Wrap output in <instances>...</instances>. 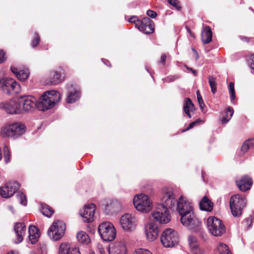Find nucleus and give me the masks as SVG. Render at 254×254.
Here are the masks:
<instances>
[{
  "mask_svg": "<svg viewBox=\"0 0 254 254\" xmlns=\"http://www.w3.org/2000/svg\"><path fill=\"white\" fill-rule=\"evenodd\" d=\"M60 98V93L56 90L46 91L37 101V108L42 111L50 109L55 106Z\"/></svg>",
  "mask_w": 254,
  "mask_h": 254,
  "instance_id": "nucleus-1",
  "label": "nucleus"
},
{
  "mask_svg": "<svg viewBox=\"0 0 254 254\" xmlns=\"http://www.w3.org/2000/svg\"><path fill=\"white\" fill-rule=\"evenodd\" d=\"M26 127L21 123H9L1 128L0 136L2 137H10L16 139L21 136L25 132Z\"/></svg>",
  "mask_w": 254,
  "mask_h": 254,
  "instance_id": "nucleus-2",
  "label": "nucleus"
},
{
  "mask_svg": "<svg viewBox=\"0 0 254 254\" xmlns=\"http://www.w3.org/2000/svg\"><path fill=\"white\" fill-rule=\"evenodd\" d=\"M98 231L101 238L104 241L111 242L116 237V229L110 222H104L100 224L98 226Z\"/></svg>",
  "mask_w": 254,
  "mask_h": 254,
  "instance_id": "nucleus-3",
  "label": "nucleus"
},
{
  "mask_svg": "<svg viewBox=\"0 0 254 254\" xmlns=\"http://www.w3.org/2000/svg\"><path fill=\"white\" fill-rule=\"evenodd\" d=\"M178 201V199L177 198L172 189L166 188L162 189L160 204H163L167 208L174 211Z\"/></svg>",
  "mask_w": 254,
  "mask_h": 254,
  "instance_id": "nucleus-4",
  "label": "nucleus"
},
{
  "mask_svg": "<svg viewBox=\"0 0 254 254\" xmlns=\"http://www.w3.org/2000/svg\"><path fill=\"white\" fill-rule=\"evenodd\" d=\"M209 232L214 236H221L225 232V227L222 221L215 216H210L207 220Z\"/></svg>",
  "mask_w": 254,
  "mask_h": 254,
  "instance_id": "nucleus-5",
  "label": "nucleus"
},
{
  "mask_svg": "<svg viewBox=\"0 0 254 254\" xmlns=\"http://www.w3.org/2000/svg\"><path fill=\"white\" fill-rule=\"evenodd\" d=\"M168 209L169 208L165 207L163 204H157L155 209L152 212V216L154 220L161 224L169 223L171 220V216Z\"/></svg>",
  "mask_w": 254,
  "mask_h": 254,
  "instance_id": "nucleus-6",
  "label": "nucleus"
},
{
  "mask_svg": "<svg viewBox=\"0 0 254 254\" xmlns=\"http://www.w3.org/2000/svg\"><path fill=\"white\" fill-rule=\"evenodd\" d=\"M246 199L239 194H235L230 199V207L233 215L238 217L241 216L243 208L246 206Z\"/></svg>",
  "mask_w": 254,
  "mask_h": 254,
  "instance_id": "nucleus-7",
  "label": "nucleus"
},
{
  "mask_svg": "<svg viewBox=\"0 0 254 254\" xmlns=\"http://www.w3.org/2000/svg\"><path fill=\"white\" fill-rule=\"evenodd\" d=\"M133 203L136 209L142 212H147L151 209L152 203L148 195L144 194L136 195Z\"/></svg>",
  "mask_w": 254,
  "mask_h": 254,
  "instance_id": "nucleus-8",
  "label": "nucleus"
},
{
  "mask_svg": "<svg viewBox=\"0 0 254 254\" xmlns=\"http://www.w3.org/2000/svg\"><path fill=\"white\" fill-rule=\"evenodd\" d=\"M161 242L166 248H172L178 243V235L176 231L171 228H167L162 232Z\"/></svg>",
  "mask_w": 254,
  "mask_h": 254,
  "instance_id": "nucleus-9",
  "label": "nucleus"
},
{
  "mask_svg": "<svg viewBox=\"0 0 254 254\" xmlns=\"http://www.w3.org/2000/svg\"><path fill=\"white\" fill-rule=\"evenodd\" d=\"M65 225L62 221L57 220L53 222L49 228L48 235L54 241L59 240L64 234Z\"/></svg>",
  "mask_w": 254,
  "mask_h": 254,
  "instance_id": "nucleus-10",
  "label": "nucleus"
},
{
  "mask_svg": "<svg viewBox=\"0 0 254 254\" xmlns=\"http://www.w3.org/2000/svg\"><path fill=\"white\" fill-rule=\"evenodd\" d=\"M181 216V222L182 225L189 230H194L197 229L201 223L200 220L194 214L193 210L190 211V214H188L187 213Z\"/></svg>",
  "mask_w": 254,
  "mask_h": 254,
  "instance_id": "nucleus-11",
  "label": "nucleus"
},
{
  "mask_svg": "<svg viewBox=\"0 0 254 254\" xmlns=\"http://www.w3.org/2000/svg\"><path fill=\"white\" fill-rule=\"evenodd\" d=\"M175 210L177 211L180 215L190 214V211H193V206L191 202L189 201L187 198L181 195L178 198V201L175 207Z\"/></svg>",
  "mask_w": 254,
  "mask_h": 254,
  "instance_id": "nucleus-12",
  "label": "nucleus"
},
{
  "mask_svg": "<svg viewBox=\"0 0 254 254\" xmlns=\"http://www.w3.org/2000/svg\"><path fill=\"white\" fill-rule=\"evenodd\" d=\"M20 187L19 184L15 181L9 182L3 187H0V194L4 198L12 196Z\"/></svg>",
  "mask_w": 254,
  "mask_h": 254,
  "instance_id": "nucleus-13",
  "label": "nucleus"
},
{
  "mask_svg": "<svg viewBox=\"0 0 254 254\" xmlns=\"http://www.w3.org/2000/svg\"><path fill=\"white\" fill-rule=\"evenodd\" d=\"M1 89L8 94H18L21 90V86L18 82L13 79H6Z\"/></svg>",
  "mask_w": 254,
  "mask_h": 254,
  "instance_id": "nucleus-14",
  "label": "nucleus"
},
{
  "mask_svg": "<svg viewBox=\"0 0 254 254\" xmlns=\"http://www.w3.org/2000/svg\"><path fill=\"white\" fill-rule=\"evenodd\" d=\"M0 109L9 114H16L20 113L21 105L19 104V99L11 100L7 102L0 103Z\"/></svg>",
  "mask_w": 254,
  "mask_h": 254,
  "instance_id": "nucleus-15",
  "label": "nucleus"
},
{
  "mask_svg": "<svg viewBox=\"0 0 254 254\" xmlns=\"http://www.w3.org/2000/svg\"><path fill=\"white\" fill-rule=\"evenodd\" d=\"M95 209V205L94 203H90L85 205L80 210V214L84 222L90 223L93 220Z\"/></svg>",
  "mask_w": 254,
  "mask_h": 254,
  "instance_id": "nucleus-16",
  "label": "nucleus"
},
{
  "mask_svg": "<svg viewBox=\"0 0 254 254\" xmlns=\"http://www.w3.org/2000/svg\"><path fill=\"white\" fill-rule=\"evenodd\" d=\"M137 28L145 34L152 33L154 31V25L153 21L148 17H145L138 21Z\"/></svg>",
  "mask_w": 254,
  "mask_h": 254,
  "instance_id": "nucleus-17",
  "label": "nucleus"
},
{
  "mask_svg": "<svg viewBox=\"0 0 254 254\" xmlns=\"http://www.w3.org/2000/svg\"><path fill=\"white\" fill-rule=\"evenodd\" d=\"M20 105L22 104L23 109L25 111H32L37 107L36 99L30 95L22 96L19 99Z\"/></svg>",
  "mask_w": 254,
  "mask_h": 254,
  "instance_id": "nucleus-18",
  "label": "nucleus"
},
{
  "mask_svg": "<svg viewBox=\"0 0 254 254\" xmlns=\"http://www.w3.org/2000/svg\"><path fill=\"white\" fill-rule=\"evenodd\" d=\"M134 217L129 214L123 215L120 219V223L123 229L127 231H131L134 227Z\"/></svg>",
  "mask_w": 254,
  "mask_h": 254,
  "instance_id": "nucleus-19",
  "label": "nucleus"
},
{
  "mask_svg": "<svg viewBox=\"0 0 254 254\" xmlns=\"http://www.w3.org/2000/svg\"><path fill=\"white\" fill-rule=\"evenodd\" d=\"M237 187L242 191H246L250 189L253 184L251 178L248 175L242 176L239 180L236 181Z\"/></svg>",
  "mask_w": 254,
  "mask_h": 254,
  "instance_id": "nucleus-20",
  "label": "nucleus"
},
{
  "mask_svg": "<svg viewBox=\"0 0 254 254\" xmlns=\"http://www.w3.org/2000/svg\"><path fill=\"white\" fill-rule=\"evenodd\" d=\"M145 234L147 239L153 241L158 236V229L157 226L154 223H149L145 226Z\"/></svg>",
  "mask_w": 254,
  "mask_h": 254,
  "instance_id": "nucleus-21",
  "label": "nucleus"
},
{
  "mask_svg": "<svg viewBox=\"0 0 254 254\" xmlns=\"http://www.w3.org/2000/svg\"><path fill=\"white\" fill-rule=\"evenodd\" d=\"M14 230L16 238L14 240V243L19 244L23 240V235L26 232V226L24 223L17 222L15 224Z\"/></svg>",
  "mask_w": 254,
  "mask_h": 254,
  "instance_id": "nucleus-22",
  "label": "nucleus"
},
{
  "mask_svg": "<svg viewBox=\"0 0 254 254\" xmlns=\"http://www.w3.org/2000/svg\"><path fill=\"white\" fill-rule=\"evenodd\" d=\"M127 249L125 245L122 242H115L111 245L108 250L109 254H126Z\"/></svg>",
  "mask_w": 254,
  "mask_h": 254,
  "instance_id": "nucleus-23",
  "label": "nucleus"
},
{
  "mask_svg": "<svg viewBox=\"0 0 254 254\" xmlns=\"http://www.w3.org/2000/svg\"><path fill=\"white\" fill-rule=\"evenodd\" d=\"M10 70L11 72L16 75L17 78L21 81L26 80L29 75V71L27 68H24L23 69L19 70L16 67L11 66Z\"/></svg>",
  "mask_w": 254,
  "mask_h": 254,
  "instance_id": "nucleus-24",
  "label": "nucleus"
},
{
  "mask_svg": "<svg viewBox=\"0 0 254 254\" xmlns=\"http://www.w3.org/2000/svg\"><path fill=\"white\" fill-rule=\"evenodd\" d=\"M49 83L51 85H56L62 82L64 80V76L61 71L56 70L51 71L50 72Z\"/></svg>",
  "mask_w": 254,
  "mask_h": 254,
  "instance_id": "nucleus-25",
  "label": "nucleus"
},
{
  "mask_svg": "<svg viewBox=\"0 0 254 254\" xmlns=\"http://www.w3.org/2000/svg\"><path fill=\"white\" fill-rule=\"evenodd\" d=\"M201 210L211 212L213 207V202L206 196H204L199 203Z\"/></svg>",
  "mask_w": 254,
  "mask_h": 254,
  "instance_id": "nucleus-26",
  "label": "nucleus"
},
{
  "mask_svg": "<svg viewBox=\"0 0 254 254\" xmlns=\"http://www.w3.org/2000/svg\"><path fill=\"white\" fill-rule=\"evenodd\" d=\"M29 239L32 244H35L40 237L39 231L37 228L33 225L29 226Z\"/></svg>",
  "mask_w": 254,
  "mask_h": 254,
  "instance_id": "nucleus-27",
  "label": "nucleus"
},
{
  "mask_svg": "<svg viewBox=\"0 0 254 254\" xmlns=\"http://www.w3.org/2000/svg\"><path fill=\"white\" fill-rule=\"evenodd\" d=\"M212 32L209 26H206L205 29L202 32L201 41L203 44H207L212 40Z\"/></svg>",
  "mask_w": 254,
  "mask_h": 254,
  "instance_id": "nucleus-28",
  "label": "nucleus"
},
{
  "mask_svg": "<svg viewBox=\"0 0 254 254\" xmlns=\"http://www.w3.org/2000/svg\"><path fill=\"white\" fill-rule=\"evenodd\" d=\"M80 97V92L77 89L69 91L67 94L66 102L67 103H73Z\"/></svg>",
  "mask_w": 254,
  "mask_h": 254,
  "instance_id": "nucleus-29",
  "label": "nucleus"
},
{
  "mask_svg": "<svg viewBox=\"0 0 254 254\" xmlns=\"http://www.w3.org/2000/svg\"><path fill=\"white\" fill-rule=\"evenodd\" d=\"M184 112L188 116L189 118H191V115L190 112L194 110V105L191 102V100L187 98L185 102L184 107Z\"/></svg>",
  "mask_w": 254,
  "mask_h": 254,
  "instance_id": "nucleus-30",
  "label": "nucleus"
},
{
  "mask_svg": "<svg viewBox=\"0 0 254 254\" xmlns=\"http://www.w3.org/2000/svg\"><path fill=\"white\" fill-rule=\"evenodd\" d=\"M76 238L78 241L83 245H88L90 242V239L88 234L83 231L78 233Z\"/></svg>",
  "mask_w": 254,
  "mask_h": 254,
  "instance_id": "nucleus-31",
  "label": "nucleus"
},
{
  "mask_svg": "<svg viewBox=\"0 0 254 254\" xmlns=\"http://www.w3.org/2000/svg\"><path fill=\"white\" fill-rule=\"evenodd\" d=\"M225 116L221 118V123L223 124H227L231 119L234 114V110L232 107H228L226 112L225 113Z\"/></svg>",
  "mask_w": 254,
  "mask_h": 254,
  "instance_id": "nucleus-32",
  "label": "nucleus"
},
{
  "mask_svg": "<svg viewBox=\"0 0 254 254\" xmlns=\"http://www.w3.org/2000/svg\"><path fill=\"white\" fill-rule=\"evenodd\" d=\"M40 211L45 216L50 217L54 213V210L46 204H41Z\"/></svg>",
  "mask_w": 254,
  "mask_h": 254,
  "instance_id": "nucleus-33",
  "label": "nucleus"
},
{
  "mask_svg": "<svg viewBox=\"0 0 254 254\" xmlns=\"http://www.w3.org/2000/svg\"><path fill=\"white\" fill-rule=\"evenodd\" d=\"M72 248H70L69 244L62 243L59 246V254H70Z\"/></svg>",
  "mask_w": 254,
  "mask_h": 254,
  "instance_id": "nucleus-34",
  "label": "nucleus"
},
{
  "mask_svg": "<svg viewBox=\"0 0 254 254\" xmlns=\"http://www.w3.org/2000/svg\"><path fill=\"white\" fill-rule=\"evenodd\" d=\"M229 92L230 94V97L231 102L232 104H235L236 95L235 91L234 88V83L230 82L228 86Z\"/></svg>",
  "mask_w": 254,
  "mask_h": 254,
  "instance_id": "nucleus-35",
  "label": "nucleus"
},
{
  "mask_svg": "<svg viewBox=\"0 0 254 254\" xmlns=\"http://www.w3.org/2000/svg\"><path fill=\"white\" fill-rule=\"evenodd\" d=\"M254 145V139H248L246 140L243 144L241 147V151L243 153H245L248 150Z\"/></svg>",
  "mask_w": 254,
  "mask_h": 254,
  "instance_id": "nucleus-36",
  "label": "nucleus"
},
{
  "mask_svg": "<svg viewBox=\"0 0 254 254\" xmlns=\"http://www.w3.org/2000/svg\"><path fill=\"white\" fill-rule=\"evenodd\" d=\"M209 84L211 88L212 93L214 94L217 92V83L216 78L213 76H209L208 77Z\"/></svg>",
  "mask_w": 254,
  "mask_h": 254,
  "instance_id": "nucleus-37",
  "label": "nucleus"
},
{
  "mask_svg": "<svg viewBox=\"0 0 254 254\" xmlns=\"http://www.w3.org/2000/svg\"><path fill=\"white\" fill-rule=\"evenodd\" d=\"M217 250L220 254H232L228 246L223 243H220L217 246Z\"/></svg>",
  "mask_w": 254,
  "mask_h": 254,
  "instance_id": "nucleus-38",
  "label": "nucleus"
},
{
  "mask_svg": "<svg viewBox=\"0 0 254 254\" xmlns=\"http://www.w3.org/2000/svg\"><path fill=\"white\" fill-rule=\"evenodd\" d=\"M3 152L4 161L6 163H8L10 161V152L9 147L6 145H4L3 147Z\"/></svg>",
  "mask_w": 254,
  "mask_h": 254,
  "instance_id": "nucleus-39",
  "label": "nucleus"
},
{
  "mask_svg": "<svg viewBox=\"0 0 254 254\" xmlns=\"http://www.w3.org/2000/svg\"><path fill=\"white\" fill-rule=\"evenodd\" d=\"M16 196L21 204L24 206H26L27 205V201L26 196L22 192L20 191H18Z\"/></svg>",
  "mask_w": 254,
  "mask_h": 254,
  "instance_id": "nucleus-40",
  "label": "nucleus"
},
{
  "mask_svg": "<svg viewBox=\"0 0 254 254\" xmlns=\"http://www.w3.org/2000/svg\"><path fill=\"white\" fill-rule=\"evenodd\" d=\"M189 243L190 247L192 249L197 248L196 239L192 236H190L189 237Z\"/></svg>",
  "mask_w": 254,
  "mask_h": 254,
  "instance_id": "nucleus-41",
  "label": "nucleus"
},
{
  "mask_svg": "<svg viewBox=\"0 0 254 254\" xmlns=\"http://www.w3.org/2000/svg\"><path fill=\"white\" fill-rule=\"evenodd\" d=\"M40 42V38L39 35L37 33H35V36L33 40H32L31 42V46L33 48L36 47L39 44Z\"/></svg>",
  "mask_w": 254,
  "mask_h": 254,
  "instance_id": "nucleus-42",
  "label": "nucleus"
},
{
  "mask_svg": "<svg viewBox=\"0 0 254 254\" xmlns=\"http://www.w3.org/2000/svg\"><path fill=\"white\" fill-rule=\"evenodd\" d=\"M180 78V75L179 74L169 75L167 77L163 78L162 80L164 82H171Z\"/></svg>",
  "mask_w": 254,
  "mask_h": 254,
  "instance_id": "nucleus-43",
  "label": "nucleus"
},
{
  "mask_svg": "<svg viewBox=\"0 0 254 254\" xmlns=\"http://www.w3.org/2000/svg\"><path fill=\"white\" fill-rule=\"evenodd\" d=\"M168 3L174 6L177 10H179L181 9V7L180 5V1L178 0H167Z\"/></svg>",
  "mask_w": 254,
  "mask_h": 254,
  "instance_id": "nucleus-44",
  "label": "nucleus"
},
{
  "mask_svg": "<svg viewBox=\"0 0 254 254\" xmlns=\"http://www.w3.org/2000/svg\"><path fill=\"white\" fill-rule=\"evenodd\" d=\"M140 20L138 18V17L136 16H132L130 17L128 19V22L130 23H133L135 24V27L137 28V23L138 21H140Z\"/></svg>",
  "mask_w": 254,
  "mask_h": 254,
  "instance_id": "nucleus-45",
  "label": "nucleus"
},
{
  "mask_svg": "<svg viewBox=\"0 0 254 254\" xmlns=\"http://www.w3.org/2000/svg\"><path fill=\"white\" fill-rule=\"evenodd\" d=\"M135 252L136 254H152L149 251L143 249H138Z\"/></svg>",
  "mask_w": 254,
  "mask_h": 254,
  "instance_id": "nucleus-46",
  "label": "nucleus"
},
{
  "mask_svg": "<svg viewBox=\"0 0 254 254\" xmlns=\"http://www.w3.org/2000/svg\"><path fill=\"white\" fill-rule=\"evenodd\" d=\"M200 122H201V121L200 120H197L194 122H193L192 123H191L189 126H188V127L184 129L183 131H187L189 129H190L192 128L193 127H194L195 126H196V125H197L198 124V123H199Z\"/></svg>",
  "mask_w": 254,
  "mask_h": 254,
  "instance_id": "nucleus-47",
  "label": "nucleus"
},
{
  "mask_svg": "<svg viewBox=\"0 0 254 254\" xmlns=\"http://www.w3.org/2000/svg\"><path fill=\"white\" fill-rule=\"evenodd\" d=\"M251 59L249 60V65L250 68L254 70V54H253L251 56Z\"/></svg>",
  "mask_w": 254,
  "mask_h": 254,
  "instance_id": "nucleus-48",
  "label": "nucleus"
},
{
  "mask_svg": "<svg viewBox=\"0 0 254 254\" xmlns=\"http://www.w3.org/2000/svg\"><path fill=\"white\" fill-rule=\"evenodd\" d=\"M146 14L148 17H150L152 18H154L157 16L156 12L152 10H148L146 12Z\"/></svg>",
  "mask_w": 254,
  "mask_h": 254,
  "instance_id": "nucleus-49",
  "label": "nucleus"
},
{
  "mask_svg": "<svg viewBox=\"0 0 254 254\" xmlns=\"http://www.w3.org/2000/svg\"><path fill=\"white\" fill-rule=\"evenodd\" d=\"M6 60L5 54L2 50H0V64L3 63Z\"/></svg>",
  "mask_w": 254,
  "mask_h": 254,
  "instance_id": "nucleus-50",
  "label": "nucleus"
},
{
  "mask_svg": "<svg viewBox=\"0 0 254 254\" xmlns=\"http://www.w3.org/2000/svg\"><path fill=\"white\" fill-rule=\"evenodd\" d=\"M166 56L165 54H162L161 55V58H160V61L158 62V63L159 64H161L163 65H165V62H166Z\"/></svg>",
  "mask_w": 254,
  "mask_h": 254,
  "instance_id": "nucleus-51",
  "label": "nucleus"
},
{
  "mask_svg": "<svg viewBox=\"0 0 254 254\" xmlns=\"http://www.w3.org/2000/svg\"><path fill=\"white\" fill-rule=\"evenodd\" d=\"M70 254H81L79 249L76 247L72 248L70 252Z\"/></svg>",
  "mask_w": 254,
  "mask_h": 254,
  "instance_id": "nucleus-52",
  "label": "nucleus"
},
{
  "mask_svg": "<svg viewBox=\"0 0 254 254\" xmlns=\"http://www.w3.org/2000/svg\"><path fill=\"white\" fill-rule=\"evenodd\" d=\"M200 109L202 112L205 113L206 110H205V108H206V106L205 105L204 102L201 103L199 104Z\"/></svg>",
  "mask_w": 254,
  "mask_h": 254,
  "instance_id": "nucleus-53",
  "label": "nucleus"
},
{
  "mask_svg": "<svg viewBox=\"0 0 254 254\" xmlns=\"http://www.w3.org/2000/svg\"><path fill=\"white\" fill-rule=\"evenodd\" d=\"M6 79H4L2 77V75L1 72H0V88L1 89L2 86L3 85L4 82L5 81Z\"/></svg>",
  "mask_w": 254,
  "mask_h": 254,
  "instance_id": "nucleus-54",
  "label": "nucleus"
},
{
  "mask_svg": "<svg viewBox=\"0 0 254 254\" xmlns=\"http://www.w3.org/2000/svg\"><path fill=\"white\" fill-rule=\"evenodd\" d=\"M251 220L250 218L245 219L243 223L247 225L248 227H249L251 225Z\"/></svg>",
  "mask_w": 254,
  "mask_h": 254,
  "instance_id": "nucleus-55",
  "label": "nucleus"
},
{
  "mask_svg": "<svg viewBox=\"0 0 254 254\" xmlns=\"http://www.w3.org/2000/svg\"><path fill=\"white\" fill-rule=\"evenodd\" d=\"M187 67V69L190 71L194 75L196 76L197 75V71L193 69L191 67H188V66H186Z\"/></svg>",
  "mask_w": 254,
  "mask_h": 254,
  "instance_id": "nucleus-56",
  "label": "nucleus"
},
{
  "mask_svg": "<svg viewBox=\"0 0 254 254\" xmlns=\"http://www.w3.org/2000/svg\"><path fill=\"white\" fill-rule=\"evenodd\" d=\"M240 38L243 41L246 42L247 43L249 42V38L247 37L241 36Z\"/></svg>",
  "mask_w": 254,
  "mask_h": 254,
  "instance_id": "nucleus-57",
  "label": "nucleus"
},
{
  "mask_svg": "<svg viewBox=\"0 0 254 254\" xmlns=\"http://www.w3.org/2000/svg\"><path fill=\"white\" fill-rule=\"evenodd\" d=\"M102 61L105 64H106L107 66L111 67V64H110V62L108 60H105V59H102Z\"/></svg>",
  "mask_w": 254,
  "mask_h": 254,
  "instance_id": "nucleus-58",
  "label": "nucleus"
},
{
  "mask_svg": "<svg viewBox=\"0 0 254 254\" xmlns=\"http://www.w3.org/2000/svg\"><path fill=\"white\" fill-rule=\"evenodd\" d=\"M192 51L195 54V59H196V60H197L199 58V56H198V54L197 52H196V51L194 48H192Z\"/></svg>",
  "mask_w": 254,
  "mask_h": 254,
  "instance_id": "nucleus-59",
  "label": "nucleus"
},
{
  "mask_svg": "<svg viewBox=\"0 0 254 254\" xmlns=\"http://www.w3.org/2000/svg\"><path fill=\"white\" fill-rule=\"evenodd\" d=\"M197 98L199 104H200L201 103H203L202 98L201 96L197 97Z\"/></svg>",
  "mask_w": 254,
  "mask_h": 254,
  "instance_id": "nucleus-60",
  "label": "nucleus"
},
{
  "mask_svg": "<svg viewBox=\"0 0 254 254\" xmlns=\"http://www.w3.org/2000/svg\"><path fill=\"white\" fill-rule=\"evenodd\" d=\"M99 251H100V254H106L105 250L103 248L100 249Z\"/></svg>",
  "mask_w": 254,
  "mask_h": 254,
  "instance_id": "nucleus-61",
  "label": "nucleus"
},
{
  "mask_svg": "<svg viewBox=\"0 0 254 254\" xmlns=\"http://www.w3.org/2000/svg\"><path fill=\"white\" fill-rule=\"evenodd\" d=\"M131 4H129V6L131 7H135L136 5H137V3L135 2H134L132 3V5H130Z\"/></svg>",
  "mask_w": 254,
  "mask_h": 254,
  "instance_id": "nucleus-62",
  "label": "nucleus"
},
{
  "mask_svg": "<svg viewBox=\"0 0 254 254\" xmlns=\"http://www.w3.org/2000/svg\"><path fill=\"white\" fill-rule=\"evenodd\" d=\"M205 172H203V171H202L201 172V177H202V180L205 182V179H204V175H205Z\"/></svg>",
  "mask_w": 254,
  "mask_h": 254,
  "instance_id": "nucleus-63",
  "label": "nucleus"
},
{
  "mask_svg": "<svg viewBox=\"0 0 254 254\" xmlns=\"http://www.w3.org/2000/svg\"><path fill=\"white\" fill-rule=\"evenodd\" d=\"M196 95H197V97L201 96V95H200V93L199 91L197 90V91H196Z\"/></svg>",
  "mask_w": 254,
  "mask_h": 254,
  "instance_id": "nucleus-64",
  "label": "nucleus"
}]
</instances>
